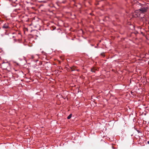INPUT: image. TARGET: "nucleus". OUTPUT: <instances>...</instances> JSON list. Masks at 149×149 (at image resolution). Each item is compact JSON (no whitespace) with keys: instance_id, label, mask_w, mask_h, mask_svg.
<instances>
[{"instance_id":"obj_1","label":"nucleus","mask_w":149,"mask_h":149,"mask_svg":"<svg viewBox=\"0 0 149 149\" xmlns=\"http://www.w3.org/2000/svg\"><path fill=\"white\" fill-rule=\"evenodd\" d=\"M148 9V8L147 6H143L139 9V12L140 13H145L147 11Z\"/></svg>"},{"instance_id":"obj_6","label":"nucleus","mask_w":149,"mask_h":149,"mask_svg":"<svg viewBox=\"0 0 149 149\" xmlns=\"http://www.w3.org/2000/svg\"><path fill=\"white\" fill-rule=\"evenodd\" d=\"M101 55L102 56H105V55H104V53H102L101 54Z\"/></svg>"},{"instance_id":"obj_7","label":"nucleus","mask_w":149,"mask_h":149,"mask_svg":"<svg viewBox=\"0 0 149 149\" xmlns=\"http://www.w3.org/2000/svg\"><path fill=\"white\" fill-rule=\"evenodd\" d=\"M147 143L149 144V141H148Z\"/></svg>"},{"instance_id":"obj_3","label":"nucleus","mask_w":149,"mask_h":149,"mask_svg":"<svg viewBox=\"0 0 149 149\" xmlns=\"http://www.w3.org/2000/svg\"><path fill=\"white\" fill-rule=\"evenodd\" d=\"M97 70H98V69L94 67L92 68L91 69V71L93 72H95V71Z\"/></svg>"},{"instance_id":"obj_2","label":"nucleus","mask_w":149,"mask_h":149,"mask_svg":"<svg viewBox=\"0 0 149 149\" xmlns=\"http://www.w3.org/2000/svg\"><path fill=\"white\" fill-rule=\"evenodd\" d=\"M3 29H8L10 28L9 26V24L8 23H6L5 24L2 26Z\"/></svg>"},{"instance_id":"obj_8","label":"nucleus","mask_w":149,"mask_h":149,"mask_svg":"<svg viewBox=\"0 0 149 149\" xmlns=\"http://www.w3.org/2000/svg\"><path fill=\"white\" fill-rule=\"evenodd\" d=\"M77 70V71H79V70Z\"/></svg>"},{"instance_id":"obj_5","label":"nucleus","mask_w":149,"mask_h":149,"mask_svg":"<svg viewBox=\"0 0 149 149\" xmlns=\"http://www.w3.org/2000/svg\"><path fill=\"white\" fill-rule=\"evenodd\" d=\"M72 116V114H70L69 116L67 117V119H70Z\"/></svg>"},{"instance_id":"obj_4","label":"nucleus","mask_w":149,"mask_h":149,"mask_svg":"<svg viewBox=\"0 0 149 149\" xmlns=\"http://www.w3.org/2000/svg\"><path fill=\"white\" fill-rule=\"evenodd\" d=\"M70 69L71 71H73L74 70H76L75 67H70Z\"/></svg>"},{"instance_id":"obj_9","label":"nucleus","mask_w":149,"mask_h":149,"mask_svg":"<svg viewBox=\"0 0 149 149\" xmlns=\"http://www.w3.org/2000/svg\"><path fill=\"white\" fill-rule=\"evenodd\" d=\"M1 19H0V22H1Z\"/></svg>"}]
</instances>
